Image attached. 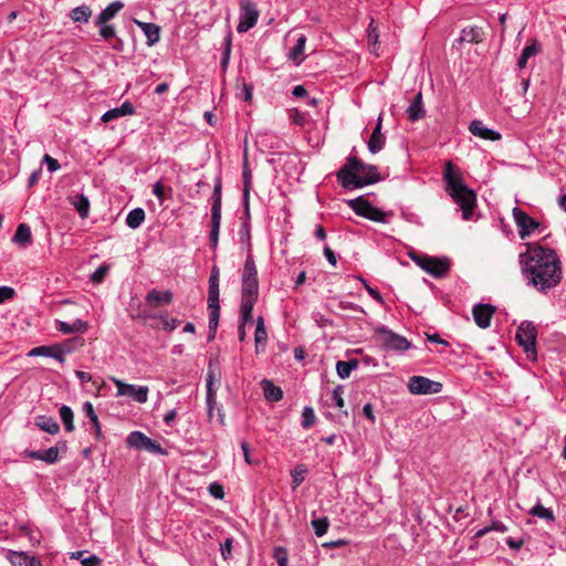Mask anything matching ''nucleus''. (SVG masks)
Returning a JSON list of instances; mask_svg holds the SVG:
<instances>
[{
    "label": "nucleus",
    "instance_id": "obj_53",
    "mask_svg": "<svg viewBox=\"0 0 566 566\" xmlns=\"http://www.w3.org/2000/svg\"><path fill=\"white\" fill-rule=\"evenodd\" d=\"M343 394L344 386L342 385H337L332 392V401L339 410H342L345 407Z\"/></svg>",
    "mask_w": 566,
    "mask_h": 566
},
{
    "label": "nucleus",
    "instance_id": "obj_25",
    "mask_svg": "<svg viewBox=\"0 0 566 566\" xmlns=\"http://www.w3.org/2000/svg\"><path fill=\"white\" fill-rule=\"evenodd\" d=\"M83 412L85 415V417H87L92 423V427H93V433L95 436L96 439H101L102 438V428H101V423L98 421V417L94 410V407L92 405V402L90 401H85L83 403Z\"/></svg>",
    "mask_w": 566,
    "mask_h": 566
},
{
    "label": "nucleus",
    "instance_id": "obj_30",
    "mask_svg": "<svg viewBox=\"0 0 566 566\" xmlns=\"http://www.w3.org/2000/svg\"><path fill=\"white\" fill-rule=\"evenodd\" d=\"M10 562L13 566H42L41 562L36 557L19 552H13L11 554Z\"/></svg>",
    "mask_w": 566,
    "mask_h": 566
},
{
    "label": "nucleus",
    "instance_id": "obj_28",
    "mask_svg": "<svg viewBox=\"0 0 566 566\" xmlns=\"http://www.w3.org/2000/svg\"><path fill=\"white\" fill-rule=\"evenodd\" d=\"M206 381H207V397H206V400H207V405H208V408H209L208 412L211 416L213 405L216 403V391H217V388L214 387L216 371L212 370L211 368L209 369V371L207 374Z\"/></svg>",
    "mask_w": 566,
    "mask_h": 566
},
{
    "label": "nucleus",
    "instance_id": "obj_17",
    "mask_svg": "<svg viewBox=\"0 0 566 566\" xmlns=\"http://www.w3.org/2000/svg\"><path fill=\"white\" fill-rule=\"evenodd\" d=\"M172 301V293L170 291L151 290L146 295V303L150 307H158L159 305L169 304Z\"/></svg>",
    "mask_w": 566,
    "mask_h": 566
},
{
    "label": "nucleus",
    "instance_id": "obj_58",
    "mask_svg": "<svg viewBox=\"0 0 566 566\" xmlns=\"http://www.w3.org/2000/svg\"><path fill=\"white\" fill-rule=\"evenodd\" d=\"M153 193L156 196V198L159 200L160 203H163L166 199L165 197V186L161 180L157 181L153 186Z\"/></svg>",
    "mask_w": 566,
    "mask_h": 566
},
{
    "label": "nucleus",
    "instance_id": "obj_22",
    "mask_svg": "<svg viewBox=\"0 0 566 566\" xmlns=\"http://www.w3.org/2000/svg\"><path fill=\"white\" fill-rule=\"evenodd\" d=\"M124 8L122 1L111 2L102 12L96 17L95 24L108 23L115 15Z\"/></svg>",
    "mask_w": 566,
    "mask_h": 566
},
{
    "label": "nucleus",
    "instance_id": "obj_46",
    "mask_svg": "<svg viewBox=\"0 0 566 566\" xmlns=\"http://www.w3.org/2000/svg\"><path fill=\"white\" fill-rule=\"evenodd\" d=\"M311 524H312L315 535L317 537H322L328 531L329 520L326 516L318 517V518L312 520Z\"/></svg>",
    "mask_w": 566,
    "mask_h": 566
},
{
    "label": "nucleus",
    "instance_id": "obj_21",
    "mask_svg": "<svg viewBox=\"0 0 566 566\" xmlns=\"http://www.w3.org/2000/svg\"><path fill=\"white\" fill-rule=\"evenodd\" d=\"M55 326L56 329L63 334L85 333L88 329V323L78 318L71 324L56 321Z\"/></svg>",
    "mask_w": 566,
    "mask_h": 566
},
{
    "label": "nucleus",
    "instance_id": "obj_13",
    "mask_svg": "<svg viewBox=\"0 0 566 566\" xmlns=\"http://www.w3.org/2000/svg\"><path fill=\"white\" fill-rule=\"evenodd\" d=\"M380 333L385 335L384 342L390 349L403 352L410 347V343L405 337L392 333L386 327L380 328Z\"/></svg>",
    "mask_w": 566,
    "mask_h": 566
},
{
    "label": "nucleus",
    "instance_id": "obj_43",
    "mask_svg": "<svg viewBox=\"0 0 566 566\" xmlns=\"http://www.w3.org/2000/svg\"><path fill=\"white\" fill-rule=\"evenodd\" d=\"M220 224H221V214H217V213L211 214V231H210L209 240H210L211 247L213 249H216L218 245Z\"/></svg>",
    "mask_w": 566,
    "mask_h": 566
},
{
    "label": "nucleus",
    "instance_id": "obj_7",
    "mask_svg": "<svg viewBox=\"0 0 566 566\" xmlns=\"http://www.w3.org/2000/svg\"><path fill=\"white\" fill-rule=\"evenodd\" d=\"M408 390L412 395H432L442 390V384L431 380L424 376H412L407 384Z\"/></svg>",
    "mask_w": 566,
    "mask_h": 566
},
{
    "label": "nucleus",
    "instance_id": "obj_8",
    "mask_svg": "<svg viewBox=\"0 0 566 566\" xmlns=\"http://www.w3.org/2000/svg\"><path fill=\"white\" fill-rule=\"evenodd\" d=\"M242 294L259 296L258 271L252 255L245 260L242 273Z\"/></svg>",
    "mask_w": 566,
    "mask_h": 566
},
{
    "label": "nucleus",
    "instance_id": "obj_35",
    "mask_svg": "<svg viewBox=\"0 0 566 566\" xmlns=\"http://www.w3.org/2000/svg\"><path fill=\"white\" fill-rule=\"evenodd\" d=\"M28 356L30 357H36V356H43V357H51L55 360L60 361L59 350L56 347V344L51 346H38L32 348Z\"/></svg>",
    "mask_w": 566,
    "mask_h": 566
},
{
    "label": "nucleus",
    "instance_id": "obj_34",
    "mask_svg": "<svg viewBox=\"0 0 566 566\" xmlns=\"http://www.w3.org/2000/svg\"><path fill=\"white\" fill-rule=\"evenodd\" d=\"M208 301L216 303L219 301V270L213 268L209 277Z\"/></svg>",
    "mask_w": 566,
    "mask_h": 566
},
{
    "label": "nucleus",
    "instance_id": "obj_11",
    "mask_svg": "<svg viewBox=\"0 0 566 566\" xmlns=\"http://www.w3.org/2000/svg\"><path fill=\"white\" fill-rule=\"evenodd\" d=\"M494 312L495 307L491 304H476L472 310L473 319L480 328H488Z\"/></svg>",
    "mask_w": 566,
    "mask_h": 566
},
{
    "label": "nucleus",
    "instance_id": "obj_26",
    "mask_svg": "<svg viewBox=\"0 0 566 566\" xmlns=\"http://www.w3.org/2000/svg\"><path fill=\"white\" fill-rule=\"evenodd\" d=\"M70 202L76 209L82 219L87 218L91 205L88 198L85 195L76 193L74 196H71Z\"/></svg>",
    "mask_w": 566,
    "mask_h": 566
},
{
    "label": "nucleus",
    "instance_id": "obj_54",
    "mask_svg": "<svg viewBox=\"0 0 566 566\" xmlns=\"http://www.w3.org/2000/svg\"><path fill=\"white\" fill-rule=\"evenodd\" d=\"M367 219L375 221V222L387 223L388 222V213L382 211L379 208L373 207Z\"/></svg>",
    "mask_w": 566,
    "mask_h": 566
},
{
    "label": "nucleus",
    "instance_id": "obj_29",
    "mask_svg": "<svg viewBox=\"0 0 566 566\" xmlns=\"http://www.w3.org/2000/svg\"><path fill=\"white\" fill-rule=\"evenodd\" d=\"M306 43V36L304 34H300L297 36L295 45L291 49L289 53V59L298 65L304 61V49Z\"/></svg>",
    "mask_w": 566,
    "mask_h": 566
},
{
    "label": "nucleus",
    "instance_id": "obj_41",
    "mask_svg": "<svg viewBox=\"0 0 566 566\" xmlns=\"http://www.w3.org/2000/svg\"><path fill=\"white\" fill-rule=\"evenodd\" d=\"M13 242L18 244H27L31 241V229L25 223H21L18 226L15 233L13 235Z\"/></svg>",
    "mask_w": 566,
    "mask_h": 566
},
{
    "label": "nucleus",
    "instance_id": "obj_59",
    "mask_svg": "<svg viewBox=\"0 0 566 566\" xmlns=\"http://www.w3.org/2000/svg\"><path fill=\"white\" fill-rule=\"evenodd\" d=\"M361 282L368 294L379 304H384V298L381 294L376 289L371 287L365 280H361Z\"/></svg>",
    "mask_w": 566,
    "mask_h": 566
},
{
    "label": "nucleus",
    "instance_id": "obj_1",
    "mask_svg": "<svg viewBox=\"0 0 566 566\" xmlns=\"http://www.w3.org/2000/svg\"><path fill=\"white\" fill-rule=\"evenodd\" d=\"M526 247V251L520 254L522 274L527 285L541 293H547L562 282V262L549 248L535 243H527Z\"/></svg>",
    "mask_w": 566,
    "mask_h": 566
},
{
    "label": "nucleus",
    "instance_id": "obj_40",
    "mask_svg": "<svg viewBox=\"0 0 566 566\" xmlns=\"http://www.w3.org/2000/svg\"><path fill=\"white\" fill-rule=\"evenodd\" d=\"M59 413H60V418L64 424V429L65 431L67 432H72L74 431V413H73V410L69 407V406H65L63 405L60 410H59Z\"/></svg>",
    "mask_w": 566,
    "mask_h": 566
},
{
    "label": "nucleus",
    "instance_id": "obj_6",
    "mask_svg": "<svg viewBox=\"0 0 566 566\" xmlns=\"http://www.w3.org/2000/svg\"><path fill=\"white\" fill-rule=\"evenodd\" d=\"M259 19V10L256 6L251 0H241L240 1V17L239 23L237 25V31L239 33H244L253 28Z\"/></svg>",
    "mask_w": 566,
    "mask_h": 566
},
{
    "label": "nucleus",
    "instance_id": "obj_33",
    "mask_svg": "<svg viewBox=\"0 0 566 566\" xmlns=\"http://www.w3.org/2000/svg\"><path fill=\"white\" fill-rule=\"evenodd\" d=\"M483 32L479 27H468L461 31L459 41L467 43H479L482 41Z\"/></svg>",
    "mask_w": 566,
    "mask_h": 566
},
{
    "label": "nucleus",
    "instance_id": "obj_37",
    "mask_svg": "<svg viewBox=\"0 0 566 566\" xmlns=\"http://www.w3.org/2000/svg\"><path fill=\"white\" fill-rule=\"evenodd\" d=\"M358 367L356 359L339 360L336 364V371L339 378L346 379L350 376L352 371Z\"/></svg>",
    "mask_w": 566,
    "mask_h": 566
},
{
    "label": "nucleus",
    "instance_id": "obj_42",
    "mask_svg": "<svg viewBox=\"0 0 566 566\" xmlns=\"http://www.w3.org/2000/svg\"><path fill=\"white\" fill-rule=\"evenodd\" d=\"M242 179H243V199H244V206H245V212H249V196H250V189H251V182H252V174L248 168V165H244V169L242 171Z\"/></svg>",
    "mask_w": 566,
    "mask_h": 566
},
{
    "label": "nucleus",
    "instance_id": "obj_14",
    "mask_svg": "<svg viewBox=\"0 0 566 566\" xmlns=\"http://www.w3.org/2000/svg\"><path fill=\"white\" fill-rule=\"evenodd\" d=\"M469 130L472 135L483 139L496 142L501 139V134L494 129L488 128L481 120H472Z\"/></svg>",
    "mask_w": 566,
    "mask_h": 566
},
{
    "label": "nucleus",
    "instance_id": "obj_62",
    "mask_svg": "<svg viewBox=\"0 0 566 566\" xmlns=\"http://www.w3.org/2000/svg\"><path fill=\"white\" fill-rule=\"evenodd\" d=\"M43 163H45V164H46V166H48V170H49L50 172H54V171H56V170H59V169H60V164H59V161H57L56 159H54L53 157H51L50 155H48V154H46V155H44V157H43Z\"/></svg>",
    "mask_w": 566,
    "mask_h": 566
},
{
    "label": "nucleus",
    "instance_id": "obj_23",
    "mask_svg": "<svg viewBox=\"0 0 566 566\" xmlns=\"http://www.w3.org/2000/svg\"><path fill=\"white\" fill-rule=\"evenodd\" d=\"M450 262L447 258H432L426 272L436 277H441L449 271Z\"/></svg>",
    "mask_w": 566,
    "mask_h": 566
},
{
    "label": "nucleus",
    "instance_id": "obj_44",
    "mask_svg": "<svg viewBox=\"0 0 566 566\" xmlns=\"http://www.w3.org/2000/svg\"><path fill=\"white\" fill-rule=\"evenodd\" d=\"M208 307H209V329L210 332H216L219 323V316H220V305L219 301L216 303H212L211 301H208Z\"/></svg>",
    "mask_w": 566,
    "mask_h": 566
},
{
    "label": "nucleus",
    "instance_id": "obj_56",
    "mask_svg": "<svg viewBox=\"0 0 566 566\" xmlns=\"http://www.w3.org/2000/svg\"><path fill=\"white\" fill-rule=\"evenodd\" d=\"M108 272V266L106 265H101L98 266L91 275V281L94 283V284H99L103 282V280L105 279L106 274Z\"/></svg>",
    "mask_w": 566,
    "mask_h": 566
},
{
    "label": "nucleus",
    "instance_id": "obj_45",
    "mask_svg": "<svg viewBox=\"0 0 566 566\" xmlns=\"http://www.w3.org/2000/svg\"><path fill=\"white\" fill-rule=\"evenodd\" d=\"M350 207L354 209L356 214L367 219L374 206L361 198H357L356 200L350 201Z\"/></svg>",
    "mask_w": 566,
    "mask_h": 566
},
{
    "label": "nucleus",
    "instance_id": "obj_52",
    "mask_svg": "<svg viewBox=\"0 0 566 566\" xmlns=\"http://www.w3.org/2000/svg\"><path fill=\"white\" fill-rule=\"evenodd\" d=\"M306 469L304 465H297L292 471V488L295 490L305 479Z\"/></svg>",
    "mask_w": 566,
    "mask_h": 566
},
{
    "label": "nucleus",
    "instance_id": "obj_64",
    "mask_svg": "<svg viewBox=\"0 0 566 566\" xmlns=\"http://www.w3.org/2000/svg\"><path fill=\"white\" fill-rule=\"evenodd\" d=\"M101 559L96 555H90L81 559L83 566H98Z\"/></svg>",
    "mask_w": 566,
    "mask_h": 566
},
{
    "label": "nucleus",
    "instance_id": "obj_4",
    "mask_svg": "<svg viewBox=\"0 0 566 566\" xmlns=\"http://www.w3.org/2000/svg\"><path fill=\"white\" fill-rule=\"evenodd\" d=\"M536 336L537 329L531 322L524 321L516 329L515 338L528 359L536 358Z\"/></svg>",
    "mask_w": 566,
    "mask_h": 566
},
{
    "label": "nucleus",
    "instance_id": "obj_36",
    "mask_svg": "<svg viewBox=\"0 0 566 566\" xmlns=\"http://www.w3.org/2000/svg\"><path fill=\"white\" fill-rule=\"evenodd\" d=\"M264 396L270 401H280L283 398V391L280 387L273 385L272 381L264 379L262 382Z\"/></svg>",
    "mask_w": 566,
    "mask_h": 566
},
{
    "label": "nucleus",
    "instance_id": "obj_15",
    "mask_svg": "<svg viewBox=\"0 0 566 566\" xmlns=\"http://www.w3.org/2000/svg\"><path fill=\"white\" fill-rule=\"evenodd\" d=\"M258 295L242 294L240 305V319L243 324L252 323V312L258 301Z\"/></svg>",
    "mask_w": 566,
    "mask_h": 566
},
{
    "label": "nucleus",
    "instance_id": "obj_51",
    "mask_svg": "<svg viewBox=\"0 0 566 566\" xmlns=\"http://www.w3.org/2000/svg\"><path fill=\"white\" fill-rule=\"evenodd\" d=\"M379 33L377 30V27L375 25L374 20H371L369 27H368V44L370 48V52L376 53L375 48L378 43Z\"/></svg>",
    "mask_w": 566,
    "mask_h": 566
},
{
    "label": "nucleus",
    "instance_id": "obj_9",
    "mask_svg": "<svg viewBox=\"0 0 566 566\" xmlns=\"http://www.w3.org/2000/svg\"><path fill=\"white\" fill-rule=\"evenodd\" d=\"M111 380L117 388V397L127 396L133 398L135 401L139 403H145L148 399V387L147 386H135L130 384H126L118 378L111 377Z\"/></svg>",
    "mask_w": 566,
    "mask_h": 566
},
{
    "label": "nucleus",
    "instance_id": "obj_31",
    "mask_svg": "<svg viewBox=\"0 0 566 566\" xmlns=\"http://www.w3.org/2000/svg\"><path fill=\"white\" fill-rule=\"evenodd\" d=\"M35 424L43 431L50 434H56L60 431L59 423L49 416H38L35 418Z\"/></svg>",
    "mask_w": 566,
    "mask_h": 566
},
{
    "label": "nucleus",
    "instance_id": "obj_55",
    "mask_svg": "<svg viewBox=\"0 0 566 566\" xmlns=\"http://www.w3.org/2000/svg\"><path fill=\"white\" fill-rule=\"evenodd\" d=\"M99 28V35L105 40L109 41L116 38V30L114 25L105 23V24H96Z\"/></svg>",
    "mask_w": 566,
    "mask_h": 566
},
{
    "label": "nucleus",
    "instance_id": "obj_47",
    "mask_svg": "<svg viewBox=\"0 0 566 566\" xmlns=\"http://www.w3.org/2000/svg\"><path fill=\"white\" fill-rule=\"evenodd\" d=\"M221 214V182L217 181L212 192L211 214Z\"/></svg>",
    "mask_w": 566,
    "mask_h": 566
},
{
    "label": "nucleus",
    "instance_id": "obj_48",
    "mask_svg": "<svg viewBox=\"0 0 566 566\" xmlns=\"http://www.w3.org/2000/svg\"><path fill=\"white\" fill-rule=\"evenodd\" d=\"M530 514L541 517V518H544L546 521H551V522H553L555 520L553 511L544 507L541 503H537L536 505H534L531 509Z\"/></svg>",
    "mask_w": 566,
    "mask_h": 566
},
{
    "label": "nucleus",
    "instance_id": "obj_27",
    "mask_svg": "<svg viewBox=\"0 0 566 566\" xmlns=\"http://www.w3.org/2000/svg\"><path fill=\"white\" fill-rule=\"evenodd\" d=\"M84 344V339L80 337L70 338L66 339L63 343L56 344L59 356H60V363H64V355L71 354L73 350H75L77 347H81Z\"/></svg>",
    "mask_w": 566,
    "mask_h": 566
},
{
    "label": "nucleus",
    "instance_id": "obj_20",
    "mask_svg": "<svg viewBox=\"0 0 566 566\" xmlns=\"http://www.w3.org/2000/svg\"><path fill=\"white\" fill-rule=\"evenodd\" d=\"M24 454L28 458L41 460L45 463L53 464L59 460V449L57 447H51L44 451H24Z\"/></svg>",
    "mask_w": 566,
    "mask_h": 566
},
{
    "label": "nucleus",
    "instance_id": "obj_19",
    "mask_svg": "<svg viewBox=\"0 0 566 566\" xmlns=\"http://www.w3.org/2000/svg\"><path fill=\"white\" fill-rule=\"evenodd\" d=\"M135 114V107L130 102H124L119 107L112 108L107 112H105L102 116V120L107 123L113 119L127 116V115H134Z\"/></svg>",
    "mask_w": 566,
    "mask_h": 566
},
{
    "label": "nucleus",
    "instance_id": "obj_50",
    "mask_svg": "<svg viewBox=\"0 0 566 566\" xmlns=\"http://www.w3.org/2000/svg\"><path fill=\"white\" fill-rule=\"evenodd\" d=\"M273 558L276 560L279 566H287L289 564V552L283 546H276L273 551Z\"/></svg>",
    "mask_w": 566,
    "mask_h": 566
},
{
    "label": "nucleus",
    "instance_id": "obj_63",
    "mask_svg": "<svg viewBox=\"0 0 566 566\" xmlns=\"http://www.w3.org/2000/svg\"><path fill=\"white\" fill-rule=\"evenodd\" d=\"M232 549V538H227L224 543L221 544L220 551L223 559H228L231 556Z\"/></svg>",
    "mask_w": 566,
    "mask_h": 566
},
{
    "label": "nucleus",
    "instance_id": "obj_24",
    "mask_svg": "<svg viewBox=\"0 0 566 566\" xmlns=\"http://www.w3.org/2000/svg\"><path fill=\"white\" fill-rule=\"evenodd\" d=\"M541 48H542L541 43L537 40H535V39L532 40L531 43L527 44L523 49L522 54L518 57V61H517L518 69H521V70L524 69L527 64L528 59L538 54L541 51Z\"/></svg>",
    "mask_w": 566,
    "mask_h": 566
},
{
    "label": "nucleus",
    "instance_id": "obj_2",
    "mask_svg": "<svg viewBox=\"0 0 566 566\" xmlns=\"http://www.w3.org/2000/svg\"><path fill=\"white\" fill-rule=\"evenodd\" d=\"M443 180L446 191L462 210V219H471L476 205V195L464 184L460 170L451 161L444 165Z\"/></svg>",
    "mask_w": 566,
    "mask_h": 566
},
{
    "label": "nucleus",
    "instance_id": "obj_57",
    "mask_svg": "<svg viewBox=\"0 0 566 566\" xmlns=\"http://www.w3.org/2000/svg\"><path fill=\"white\" fill-rule=\"evenodd\" d=\"M159 318L161 321L163 328L168 332L176 329L180 325V321L177 318H170L166 315H160Z\"/></svg>",
    "mask_w": 566,
    "mask_h": 566
},
{
    "label": "nucleus",
    "instance_id": "obj_61",
    "mask_svg": "<svg viewBox=\"0 0 566 566\" xmlns=\"http://www.w3.org/2000/svg\"><path fill=\"white\" fill-rule=\"evenodd\" d=\"M14 295V290L10 286H0V304L11 300Z\"/></svg>",
    "mask_w": 566,
    "mask_h": 566
},
{
    "label": "nucleus",
    "instance_id": "obj_3",
    "mask_svg": "<svg viewBox=\"0 0 566 566\" xmlns=\"http://www.w3.org/2000/svg\"><path fill=\"white\" fill-rule=\"evenodd\" d=\"M337 179L346 189H357L379 180L376 166L367 165L356 157H349L337 172Z\"/></svg>",
    "mask_w": 566,
    "mask_h": 566
},
{
    "label": "nucleus",
    "instance_id": "obj_39",
    "mask_svg": "<svg viewBox=\"0 0 566 566\" xmlns=\"http://www.w3.org/2000/svg\"><path fill=\"white\" fill-rule=\"evenodd\" d=\"M92 10L88 6L85 4L74 8L70 13L71 19L74 22L81 23H86L90 20Z\"/></svg>",
    "mask_w": 566,
    "mask_h": 566
},
{
    "label": "nucleus",
    "instance_id": "obj_12",
    "mask_svg": "<svg viewBox=\"0 0 566 566\" xmlns=\"http://www.w3.org/2000/svg\"><path fill=\"white\" fill-rule=\"evenodd\" d=\"M381 128H382V116L380 114L378 117L377 124L371 133V136L369 137V140L367 143L368 150L371 154L379 153L386 144V137L382 134Z\"/></svg>",
    "mask_w": 566,
    "mask_h": 566
},
{
    "label": "nucleus",
    "instance_id": "obj_16",
    "mask_svg": "<svg viewBox=\"0 0 566 566\" xmlns=\"http://www.w3.org/2000/svg\"><path fill=\"white\" fill-rule=\"evenodd\" d=\"M134 23L137 24L145 36L147 38V45L153 46L160 40V28L150 22H142L137 19H134Z\"/></svg>",
    "mask_w": 566,
    "mask_h": 566
},
{
    "label": "nucleus",
    "instance_id": "obj_49",
    "mask_svg": "<svg viewBox=\"0 0 566 566\" xmlns=\"http://www.w3.org/2000/svg\"><path fill=\"white\" fill-rule=\"evenodd\" d=\"M316 421V416L312 407H304L302 411L301 424L304 429L311 428Z\"/></svg>",
    "mask_w": 566,
    "mask_h": 566
},
{
    "label": "nucleus",
    "instance_id": "obj_38",
    "mask_svg": "<svg viewBox=\"0 0 566 566\" xmlns=\"http://www.w3.org/2000/svg\"><path fill=\"white\" fill-rule=\"evenodd\" d=\"M145 220V211L142 208L130 210L126 217V224L130 229H137Z\"/></svg>",
    "mask_w": 566,
    "mask_h": 566
},
{
    "label": "nucleus",
    "instance_id": "obj_60",
    "mask_svg": "<svg viewBox=\"0 0 566 566\" xmlns=\"http://www.w3.org/2000/svg\"><path fill=\"white\" fill-rule=\"evenodd\" d=\"M209 492L214 499H223L224 497V491L221 484L219 483H211L209 485Z\"/></svg>",
    "mask_w": 566,
    "mask_h": 566
},
{
    "label": "nucleus",
    "instance_id": "obj_32",
    "mask_svg": "<svg viewBox=\"0 0 566 566\" xmlns=\"http://www.w3.org/2000/svg\"><path fill=\"white\" fill-rule=\"evenodd\" d=\"M268 340V332L264 325V318L259 316L254 332L255 350L259 353L260 347H264Z\"/></svg>",
    "mask_w": 566,
    "mask_h": 566
},
{
    "label": "nucleus",
    "instance_id": "obj_18",
    "mask_svg": "<svg viewBox=\"0 0 566 566\" xmlns=\"http://www.w3.org/2000/svg\"><path fill=\"white\" fill-rule=\"evenodd\" d=\"M407 117L411 122L419 120L424 117L426 111L423 107V101H422V94L421 92H418L416 96L413 97L411 104L408 106L407 111Z\"/></svg>",
    "mask_w": 566,
    "mask_h": 566
},
{
    "label": "nucleus",
    "instance_id": "obj_5",
    "mask_svg": "<svg viewBox=\"0 0 566 566\" xmlns=\"http://www.w3.org/2000/svg\"><path fill=\"white\" fill-rule=\"evenodd\" d=\"M126 443L137 450H146L150 453L167 454V451L156 441L148 438L140 431H133L126 438Z\"/></svg>",
    "mask_w": 566,
    "mask_h": 566
},
{
    "label": "nucleus",
    "instance_id": "obj_10",
    "mask_svg": "<svg viewBox=\"0 0 566 566\" xmlns=\"http://www.w3.org/2000/svg\"><path fill=\"white\" fill-rule=\"evenodd\" d=\"M513 217L518 229V235L523 240L539 228V223L520 208L513 209Z\"/></svg>",
    "mask_w": 566,
    "mask_h": 566
}]
</instances>
